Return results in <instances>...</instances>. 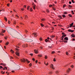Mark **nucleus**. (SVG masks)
<instances>
[{
	"label": "nucleus",
	"instance_id": "nucleus-28",
	"mask_svg": "<svg viewBox=\"0 0 75 75\" xmlns=\"http://www.w3.org/2000/svg\"><path fill=\"white\" fill-rule=\"evenodd\" d=\"M30 11H32V10H33V8H30Z\"/></svg>",
	"mask_w": 75,
	"mask_h": 75
},
{
	"label": "nucleus",
	"instance_id": "nucleus-30",
	"mask_svg": "<svg viewBox=\"0 0 75 75\" xmlns=\"http://www.w3.org/2000/svg\"><path fill=\"white\" fill-rule=\"evenodd\" d=\"M6 45H8V42H6Z\"/></svg>",
	"mask_w": 75,
	"mask_h": 75
},
{
	"label": "nucleus",
	"instance_id": "nucleus-55",
	"mask_svg": "<svg viewBox=\"0 0 75 75\" xmlns=\"http://www.w3.org/2000/svg\"><path fill=\"white\" fill-rule=\"evenodd\" d=\"M32 60H33V61H35V59L34 58H33V59H32Z\"/></svg>",
	"mask_w": 75,
	"mask_h": 75
},
{
	"label": "nucleus",
	"instance_id": "nucleus-23",
	"mask_svg": "<svg viewBox=\"0 0 75 75\" xmlns=\"http://www.w3.org/2000/svg\"><path fill=\"white\" fill-rule=\"evenodd\" d=\"M62 16L63 17H64V18H65V17H66V16H65V15H62Z\"/></svg>",
	"mask_w": 75,
	"mask_h": 75
},
{
	"label": "nucleus",
	"instance_id": "nucleus-57",
	"mask_svg": "<svg viewBox=\"0 0 75 75\" xmlns=\"http://www.w3.org/2000/svg\"><path fill=\"white\" fill-rule=\"evenodd\" d=\"M47 39L48 40H50V38L48 37L47 38Z\"/></svg>",
	"mask_w": 75,
	"mask_h": 75
},
{
	"label": "nucleus",
	"instance_id": "nucleus-48",
	"mask_svg": "<svg viewBox=\"0 0 75 75\" xmlns=\"http://www.w3.org/2000/svg\"><path fill=\"white\" fill-rule=\"evenodd\" d=\"M30 55H31V56H33V54L31 53V54H30Z\"/></svg>",
	"mask_w": 75,
	"mask_h": 75
},
{
	"label": "nucleus",
	"instance_id": "nucleus-6",
	"mask_svg": "<svg viewBox=\"0 0 75 75\" xmlns=\"http://www.w3.org/2000/svg\"><path fill=\"white\" fill-rule=\"evenodd\" d=\"M16 54L17 56H18V57H19V56H20V54L19 52H16Z\"/></svg>",
	"mask_w": 75,
	"mask_h": 75
},
{
	"label": "nucleus",
	"instance_id": "nucleus-20",
	"mask_svg": "<svg viewBox=\"0 0 75 75\" xmlns=\"http://www.w3.org/2000/svg\"><path fill=\"white\" fill-rule=\"evenodd\" d=\"M58 17H59V18H60L61 19H62V16H60V15H59L58 16Z\"/></svg>",
	"mask_w": 75,
	"mask_h": 75
},
{
	"label": "nucleus",
	"instance_id": "nucleus-59",
	"mask_svg": "<svg viewBox=\"0 0 75 75\" xmlns=\"http://www.w3.org/2000/svg\"><path fill=\"white\" fill-rule=\"evenodd\" d=\"M2 65H4V66H5V65H6V64H3Z\"/></svg>",
	"mask_w": 75,
	"mask_h": 75
},
{
	"label": "nucleus",
	"instance_id": "nucleus-35",
	"mask_svg": "<svg viewBox=\"0 0 75 75\" xmlns=\"http://www.w3.org/2000/svg\"><path fill=\"white\" fill-rule=\"evenodd\" d=\"M25 32L26 33V34H27V33H28V31H27V30H25Z\"/></svg>",
	"mask_w": 75,
	"mask_h": 75
},
{
	"label": "nucleus",
	"instance_id": "nucleus-42",
	"mask_svg": "<svg viewBox=\"0 0 75 75\" xmlns=\"http://www.w3.org/2000/svg\"><path fill=\"white\" fill-rule=\"evenodd\" d=\"M0 35H3H3H4L3 34H2V33H0Z\"/></svg>",
	"mask_w": 75,
	"mask_h": 75
},
{
	"label": "nucleus",
	"instance_id": "nucleus-37",
	"mask_svg": "<svg viewBox=\"0 0 75 75\" xmlns=\"http://www.w3.org/2000/svg\"><path fill=\"white\" fill-rule=\"evenodd\" d=\"M68 6L69 7H72V6L71 5H69V6Z\"/></svg>",
	"mask_w": 75,
	"mask_h": 75
},
{
	"label": "nucleus",
	"instance_id": "nucleus-64",
	"mask_svg": "<svg viewBox=\"0 0 75 75\" xmlns=\"http://www.w3.org/2000/svg\"><path fill=\"white\" fill-rule=\"evenodd\" d=\"M65 5H63V7H64H64H65Z\"/></svg>",
	"mask_w": 75,
	"mask_h": 75
},
{
	"label": "nucleus",
	"instance_id": "nucleus-45",
	"mask_svg": "<svg viewBox=\"0 0 75 75\" xmlns=\"http://www.w3.org/2000/svg\"><path fill=\"white\" fill-rule=\"evenodd\" d=\"M15 50H16V51H18V49H17V48H16L15 49Z\"/></svg>",
	"mask_w": 75,
	"mask_h": 75
},
{
	"label": "nucleus",
	"instance_id": "nucleus-13",
	"mask_svg": "<svg viewBox=\"0 0 75 75\" xmlns=\"http://www.w3.org/2000/svg\"><path fill=\"white\" fill-rule=\"evenodd\" d=\"M62 42H64L65 43H67V42H68V41H66L65 40H63V41H62Z\"/></svg>",
	"mask_w": 75,
	"mask_h": 75
},
{
	"label": "nucleus",
	"instance_id": "nucleus-61",
	"mask_svg": "<svg viewBox=\"0 0 75 75\" xmlns=\"http://www.w3.org/2000/svg\"><path fill=\"white\" fill-rule=\"evenodd\" d=\"M40 48H41V49H42V47H40Z\"/></svg>",
	"mask_w": 75,
	"mask_h": 75
},
{
	"label": "nucleus",
	"instance_id": "nucleus-8",
	"mask_svg": "<svg viewBox=\"0 0 75 75\" xmlns=\"http://www.w3.org/2000/svg\"><path fill=\"white\" fill-rule=\"evenodd\" d=\"M64 40H66L67 41H68V38L66 37L64 38Z\"/></svg>",
	"mask_w": 75,
	"mask_h": 75
},
{
	"label": "nucleus",
	"instance_id": "nucleus-18",
	"mask_svg": "<svg viewBox=\"0 0 75 75\" xmlns=\"http://www.w3.org/2000/svg\"><path fill=\"white\" fill-rule=\"evenodd\" d=\"M63 36H62L61 38V40H64V37H63Z\"/></svg>",
	"mask_w": 75,
	"mask_h": 75
},
{
	"label": "nucleus",
	"instance_id": "nucleus-24",
	"mask_svg": "<svg viewBox=\"0 0 75 75\" xmlns=\"http://www.w3.org/2000/svg\"><path fill=\"white\" fill-rule=\"evenodd\" d=\"M30 7V6H28L27 7V10H29V8Z\"/></svg>",
	"mask_w": 75,
	"mask_h": 75
},
{
	"label": "nucleus",
	"instance_id": "nucleus-27",
	"mask_svg": "<svg viewBox=\"0 0 75 75\" xmlns=\"http://www.w3.org/2000/svg\"><path fill=\"white\" fill-rule=\"evenodd\" d=\"M48 48H52V46H49L48 47Z\"/></svg>",
	"mask_w": 75,
	"mask_h": 75
},
{
	"label": "nucleus",
	"instance_id": "nucleus-39",
	"mask_svg": "<svg viewBox=\"0 0 75 75\" xmlns=\"http://www.w3.org/2000/svg\"><path fill=\"white\" fill-rule=\"evenodd\" d=\"M1 68H3V67L1 66H0V69H1Z\"/></svg>",
	"mask_w": 75,
	"mask_h": 75
},
{
	"label": "nucleus",
	"instance_id": "nucleus-36",
	"mask_svg": "<svg viewBox=\"0 0 75 75\" xmlns=\"http://www.w3.org/2000/svg\"><path fill=\"white\" fill-rule=\"evenodd\" d=\"M54 53H55V51H52V54H54Z\"/></svg>",
	"mask_w": 75,
	"mask_h": 75
},
{
	"label": "nucleus",
	"instance_id": "nucleus-4",
	"mask_svg": "<svg viewBox=\"0 0 75 75\" xmlns=\"http://www.w3.org/2000/svg\"><path fill=\"white\" fill-rule=\"evenodd\" d=\"M32 35H34L35 37H37V33H34L32 34Z\"/></svg>",
	"mask_w": 75,
	"mask_h": 75
},
{
	"label": "nucleus",
	"instance_id": "nucleus-51",
	"mask_svg": "<svg viewBox=\"0 0 75 75\" xmlns=\"http://www.w3.org/2000/svg\"><path fill=\"white\" fill-rule=\"evenodd\" d=\"M40 41H41L42 40V38H40Z\"/></svg>",
	"mask_w": 75,
	"mask_h": 75
},
{
	"label": "nucleus",
	"instance_id": "nucleus-50",
	"mask_svg": "<svg viewBox=\"0 0 75 75\" xmlns=\"http://www.w3.org/2000/svg\"><path fill=\"white\" fill-rule=\"evenodd\" d=\"M3 33H5L6 32V30H4L3 31Z\"/></svg>",
	"mask_w": 75,
	"mask_h": 75
},
{
	"label": "nucleus",
	"instance_id": "nucleus-38",
	"mask_svg": "<svg viewBox=\"0 0 75 75\" xmlns=\"http://www.w3.org/2000/svg\"><path fill=\"white\" fill-rule=\"evenodd\" d=\"M7 36L4 37L5 39H6V40L7 39Z\"/></svg>",
	"mask_w": 75,
	"mask_h": 75
},
{
	"label": "nucleus",
	"instance_id": "nucleus-26",
	"mask_svg": "<svg viewBox=\"0 0 75 75\" xmlns=\"http://www.w3.org/2000/svg\"><path fill=\"white\" fill-rule=\"evenodd\" d=\"M4 18L5 20H6V21H7V18L4 17Z\"/></svg>",
	"mask_w": 75,
	"mask_h": 75
},
{
	"label": "nucleus",
	"instance_id": "nucleus-54",
	"mask_svg": "<svg viewBox=\"0 0 75 75\" xmlns=\"http://www.w3.org/2000/svg\"><path fill=\"white\" fill-rule=\"evenodd\" d=\"M71 68H73L74 67V66L73 65H72L71 66Z\"/></svg>",
	"mask_w": 75,
	"mask_h": 75
},
{
	"label": "nucleus",
	"instance_id": "nucleus-62",
	"mask_svg": "<svg viewBox=\"0 0 75 75\" xmlns=\"http://www.w3.org/2000/svg\"><path fill=\"white\" fill-rule=\"evenodd\" d=\"M56 74H57V73H58V71H57L56 72Z\"/></svg>",
	"mask_w": 75,
	"mask_h": 75
},
{
	"label": "nucleus",
	"instance_id": "nucleus-56",
	"mask_svg": "<svg viewBox=\"0 0 75 75\" xmlns=\"http://www.w3.org/2000/svg\"><path fill=\"white\" fill-rule=\"evenodd\" d=\"M71 1H69V4H71Z\"/></svg>",
	"mask_w": 75,
	"mask_h": 75
},
{
	"label": "nucleus",
	"instance_id": "nucleus-60",
	"mask_svg": "<svg viewBox=\"0 0 75 75\" xmlns=\"http://www.w3.org/2000/svg\"><path fill=\"white\" fill-rule=\"evenodd\" d=\"M35 62L36 63H37L38 62V60H36L35 61Z\"/></svg>",
	"mask_w": 75,
	"mask_h": 75
},
{
	"label": "nucleus",
	"instance_id": "nucleus-52",
	"mask_svg": "<svg viewBox=\"0 0 75 75\" xmlns=\"http://www.w3.org/2000/svg\"><path fill=\"white\" fill-rule=\"evenodd\" d=\"M10 21H8V23H9V24H10Z\"/></svg>",
	"mask_w": 75,
	"mask_h": 75
},
{
	"label": "nucleus",
	"instance_id": "nucleus-16",
	"mask_svg": "<svg viewBox=\"0 0 75 75\" xmlns=\"http://www.w3.org/2000/svg\"><path fill=\"white\" fill-rule=\"evenodd\" d=\"M71 37H73V38H74V37H75V35H74V34H73L72 35H71Z\"/></svg>",
	"mask_w": 75,
	"mask_h": 75
},
{
	"label": "nucleus",
	"instance_id": "nucleus-10",
	"mask_svg": "<svg viewBox=\"0 0 75 75\" xmlns=\"http://www.w3.org/2000/svg\"><path fill=\"white\" fill-rule=\"evenodd\" d=\"M70 71H71V69L69 68L67 70V73H69V72H70Z\"/></svg>",
	"mask_w": 75,
	"mask_h": 75
},
{
	"label": "nucleus",
	"instance_id": "nucleus-7",
	"mask_svg": "<svg viewBox=\"0 0 75 75\" xmlns=\"http://www.w3.org/2000/svg\"><path fill=\"white\" fill-rule=\"evenodd\" d=\"M32 5H33V9L35 10V5H34V4L33 3Z\"/></svg>",
	"mask_w": 75,
	"mask_h": 75
},
{
	"label": "nucleus",
	"instance_id": "nucleus-33",
	"mask_svg": "<svg viewBox=\"0 0 75 75\" xmlns=\"http://www.w3.org/2000/svg\"><path fill=\"white\" fill-rule=\"evenodd\" d=\"M66 55H68L69 54H68V52H66Z\"/></svg>",
	"mask_w": 75,
	"mask_h": 75
},
{
	"label": "nucleus",
	"instance_id": "nucleus-2",
	"mask_svg": "<svg viewBox=\"0 0 75 75\" xmlns=\"http://www.w3.org/2000/svg\"><path fill=\"white\" fill-rule=\"evenodd\" d=\"M18 39H20L21 40H24V38L23 37L22 35H21L18 38Z\"/></svg>",
	"mask_w": 75,
	"mask_h": 75
},
{
	"label": "nucleus",
	"instance_id": "nucleus-9",
	"mask_svg": "<svg viewBox=\"0 0 75 75\" xmlns=\"http://www.w3.org/2000/svg\"><path fill=\"white\" fill-rule=\"evenodd\" d=\"M34 51L35 54H37L38 53V50H34Z\"/></svg>",
	"mask_w": 75,
	"mask_h": 75
},
{
	"label": "nucleus",
	"instance_id": "nucleus-58",
	"mask_svg": "<svg viewBox=\"0 0 75 75\" xmlns=\"http://www.w3.org/2000/svg\"><path fill=\"white\" fill-rule=\"evenodd\" d=\"M57 52H58V53H60V52H60V51H58Z\"/></svg>",
	"mask_w": 75,
	"mask_h": 75
},
{
	"label": "nucleus",
	"instance_id": "nucleus-1",
	"mask_svg": "<svg viewBox=\"0 0 75 75\" xmlns=\"http://www.w3.org/2000/svg\"><path fill=\"white\" fill-rule=\"evenodd\" d=\"M21 62H27L28 63H30V61H28L27 59H21Z\"/></svg>",
	"mask_w": 75,
	"mask_h": 75
},
{
	"label": "nucleus",
	"instance_id": "nucleus-29",
	"mask_svg": "<svg viewBox=\"0 0 75 75\" xmlns=\"http://www.w3.org/2000/svg\"><path fill=\"white\" fill-rule=\"evenodd\" d=\"M38 57H42V55H38Z\"/></svg>",
	"mask_w": 75,
	"mask_h": 75
},
{
	"label": "nucleus",
	"instance_id": "nucleus-31",
	"mask_svg": "<svg viewBox=\"0 0 75 75\" xmlns=\"http://www.w3.org/2000/svg\"><path fill=\"white\" fill-rule=\"evenodd\" d=\"M63 36V37H64V38L65 37H66V36H67V35H63V36Z\"/></svg>",
	"mask_w": 75,
	"mask_h": 75
},
{
	"label": "nucleus",
	"instance_id": "nucleus-21",
	"mask_svg": "<svg viewBox=\"0 0 75 75\" xmlns=\"http://www.w3.org/2000/svg\"><path fill=\"white\" fill-rule=\"evenodd\" d=\"M44 64L45 65H48V63H45V62Z\"/></svg>",
	"mask_w": 75,
	"mask_h": 75
},
{
	"label": "nucleus",
	"instance_id": "nucleus-17",
	"mask_svg": "<svg viewBox=\"0 0 75 75\" xmlns=\"http://www.w3.org/2000/svg\"><path fill=\"white\" fill-rule=\"evenodd\" d=\"M51 38H54V37H55V36H54V35H52L51 36Z\"/></svg>",
	"mask_w": 75,
	"mask_h": 75
},
{
	"label": "nucleus",
	"instance_id": "nucleus-49",
	"mask_svg": "<svg viewBox=\"0 0 75 75\" xmlns=\"http://www.w3.org/2000/svg\"><path fill=\"white\" fill-rule=\"evenodd\" d=\"M29 65H30V67H31V66L32 65V64H31V63H30L29 64Z\"/></svg>",
	"mask_w": 75,
	"mask_h": 75
},
{
	"label": "nucleus",
	"instance_id": "nucleus-12",
	"mask_svg": "<svg viewBox=\"0 0 75 75\" xmlns=\"http://www.w3.org/2000/svg\"><path fill=\"white\" fill-rule=\"evenodd\" d=\"M74 30H71V29H69L68 30V31H69V32H74Z\"/></svg>",
	"mask_w": 75,
	"mask_h": 75
},
{
	"label": "nucleus",
	"instance_id": "nucleus-14",
	"mask_svg": "<svg viewBox=\"0 0 75 75\" xmlns=\"http://www.w3.org/2000/svg\"><path fill=\"white\" fill-rule=\"evenodd\" d=\"M45 41L46 42H47L48 41V42H50V41L49 40H47V39H46L45 40Z\"/></svg>",
	"mask_w": 75,
	"mask_h": 75
},
{
	"label": "nucleus",
	"instance_id": "nucleus-44",
	"mask_svg": "<svg viewBox=\"0 0 75 75\" xmlns=\"http://www.w3.org/2000/svg\"><path fill=\"white\" fill-rule=\"evenodd\" d=\"M67 12H65L64 13V14H67Z\"/></svg>",
	"mask_w": 75,
	"mask_h": 75
},
{
	"label": "nucleus",
	"instance_id": "nucleus-46",
	"mask_svg": "<svg viewBox=\"0 0 75 75\" xmlns=\"http://www.w3.org/2000/svg\"><path fill=\"white\" fill-rule=\"evenodd\" d=\"M7 6H9V5H10V4H7Z\"/></svg>",
	"mask_w": 75,
	"mask_h": 75
},
{
	"label": "nucleus",
	"instance_id": "nucleus-15",
	"mask_svg": "<svg viewBox=\"0 0 75 75\" xmlns=\"http://www.w3.org/2000/svg\"><path fill=\"white\" fill-rule=\"evenodd\" d=\"M11 52H12V53H14V51L12 49L11 50Z\"/></svg>",
	"mask_w": 75,
	"mask_h": 75
},
{
	"label": "nucleus",
	"instance_id": "nucleus-43",
	"mask_svg": "<svg viewBox=\"0 0 75 75\" xmlns=\"http://www.w3.org/2000/svg\"><path fill=\"white\" fill-rule=\"evenodd\" d=\"M53 61L55 62L56 61V60L55 59V58H54L53 59Z\"/></svg>",
	"mask_w": 75,
	"mask_h": 75
},
{
	"label": "nucleus",
	"instance_id": "nucleus-32",
	"mask_svg": "<svg viewBox=\"0 0 75 75\" xmlns=\"http://www.w3.org/2000/svg\"><path fill=\"white\" fill-rule=\"evenodd\" d=\"M69 17H72V15L71 14H69Z\"/></svg>",
	"mask_w": 75,
	"mask_h": 75
},
{
	"label": "nucleus",
	"instance_id": "nucleus-22",
	"mask_svg": "<svg viewBox=\"0 0 75 75\" xmlns=\"http://www.w3.org/2000/svg\"><path fill=\"white\" fill-rule=\"evenodd\" d=\"M41 20H42V21H44L45 20V19L43 18L41 19Z\"/></svg>",
	"mask_w": 75,
	"mask_h": 75
},
{
	"label": "nucleus",
	"instance_id": "nucleus-19",
	"mask_svg": "<svg viewBox=\"0 0 75 75\" xmlns=\"http://www.w3.org/2000/svg\"><path fill=\"white\" fill-rule=\"evenodd\" d=\"M4 24L1 25V27H4Z\"/></svg>",
	"mask_w": 75,
	"mask_h": 75
},
{
	"label": "nucleus",
	"instance_id": "nucleus-5",
	"mask_svg": "<svg viewBox=\"0 0 75 75\" xmlns=\"http://www.w3.org/2000/svg\"><path fill=\"white\" fill-rule=\"evenodd\" d=\"M50 67L52 68V69H54V65H53V64H51Z\"/></svg>",
	"mask_w": 75,
	"mask_h": 75
},
{
	"label": "nucleus",
	"instance_id": "nucleus-47",
	"mask_svg": "<svg viewBox=\"0 0 75 75\" xmlns=\"http://www.w3.org/2000/svg\"><path fill=\"white\" fill-rule=\"evenodd\" d=\"M62 35H64V34H65V33H64V32H62Z\"/></svg>",
	"mask_w": 75,
	"mask_h": 75
},
{
	"label": "nucleus",
	"instance_id": "nucleus-11",
	"mask_svg": "<svg viewBox=\"0 0 75 75\" xmlns=\"http://www.w3.org/2000/svg\"><path fill=\"white\" fill-rule=\"evenodd\" d=\"M73 24H74V23H72L71 24H70V27L71 28V27H72V25H73Z\"/></svg>",
	"mask_w": 75,
	"mask_h": 75
},
{
	"label": "nucleus",
	"instance_id": "nucleus-40",
	"mask_svg": "<svg viewBox=\"0 0 75 75\" xmlns=\"http://www.w3.org/2000/svg\"><path fill=\"white\" fill-rule=\"evenodd\" d=\"M45 59H47V56H45Z\"/></svg>",
	"mask_w": 75,
	"mask_h": 75
},
{
	"label": "nucleus",
	"instance_id": "nucleus-63",
	"mask_svg": "<svg viewBox=\"0 0 75 75\" xmlns=\"http://www.w3.org/2000/svg\"><path fill=\"white\" fill-rule=\"evenodd\" d=\"M72 41H75V39H72Z\"/></svg>",
	"mask_w": 75,
	"mask_h": 75
},
{
	"label": "nucleus",
	"instance_id": "nucleus-3",
	"mask_svg": "<svg viewBox=\"0 0 75 75\" xmlns=\"http://www.w3.org/2000/svg\"><path fill=\"white\" fill-rule=\"evenodd\" d=\"M26 41L27 42H33V40L31 39H26Z\"/></svg>",
	"mask_w": 75,
	"mask_h": 75
},
{
	"label": "nucleus",
	"instance_id": "nucleus-41",
	"mask_svg": "<svg viewBox=\"0 0 75 75\" xmlns=\"http://www.w3.org/2000/svg\"><path fill=\"white\" fill-rule=\"evenodd\" d=\"M47 13H49V12H50V11H49V10L48 9L47 10Z\"/></svg>",
	"mask_w": 75,
	"mask_h": 75
},
{
	"label": "nucleus",
	"instance_id": "nucleus-25",
	"mask_svg": "<svg viewBox=\"0 0 75 75\" xmlns=\"http://www.w3.org/2000/svg\"><path fill=\"white\" fill-rule=\"evenodd\" d=\"M40 25H41V27H44V25H43V24H42L41 23Z\"/></svg>",
	"mask_w": 75,
	"mask_h": 75
},
{
	"label": "nucleus",
	"instance_id": "nucleus-34",
	"mask_svg": "<svg viewBox=\"0 0 75 75\" xmlns=\"http://www.w3.org/2000/svg\"><path fill=\"white\" fill-rule=\"evenodd\" d=\"M72 2L73 3H75V1H74V0H72Z\"/></svg>",
	"mask_w": 75,
	"mask_h": 75
},
{
	"label": "nucleus",
	"instance_id": "nucleus-53",
	"mask_svg": "<svg viewBox=\"0 0 75 75\" xmlns=\"http://www.w3.org/2000/svg\"><path fill=\"white\" fill-rule=\"evenodd\" d=\"M52 5H50L49 6L51 7H52Z\"/></svg>",
	"mask_w": 75,
	"mask_h": 75
}]
</instances>
